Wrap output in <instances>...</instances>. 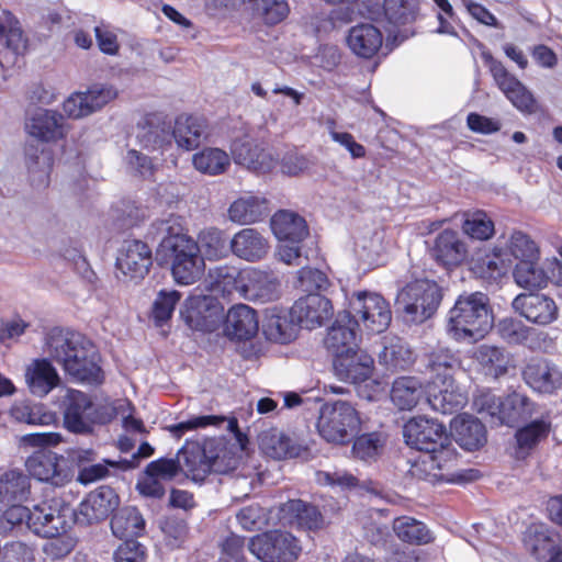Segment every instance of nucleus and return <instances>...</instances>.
Wrapping results in <instances>:
<instances>
[{
	"mask_svg": "<svg viewBox=\"0 0 562 562\" xmlns=\"http://www.w3.org/2000/svg\"><path fill=\"white\" fill-rule=\"evenodd\" d=\"M334 368L340 380L358 385L359 395L369 401L374 400L382 391L381 384L371 379L372 357L359 348L335 359Z\"/></svg>",
	"mask_w": 562,
	"mask_h": 562,
	"instance_id": "nucleus-9",
	"label": "nucleus"
},
{
	"mask_svg": "<svg viewBox=\"0 0 562 562\" xmlns=\"http://www.w3.org/2000/svg\"><path fill=\"white\" fill-rule=\"evenodd\" d=\"M436 458L434 452L424 451L423 454L412 464V474L420 480L428 481L430 483L442 482V473L438 471L435 464Z\"/></svg>",
	"mask_w": 562,
	"mask_h": 562,
	"instance_id": "nucleus-63",
	"label": "nucleus"
},
{
	"mask_svg": "<svg viewBox=\"0 0 562 562\" xmlns=\"http://www.w3.org/2000/svg\"><path fill=\"white\" fill-rule=\"evenodd\" d=\"M27 133L44 142L58 140L67 134L64 117L55 111L35 110L25 124Z\"/></svg>",
	"mask_w": 562,
	"mask_h": 562,
	"instance_id": "nucleus-32",
	"label": "nucleus"
},
{
	"mask_svg": "<svg viewBox=\"0 0 562 562\" xmlns=\"http://www.w3.org/2000/svg\"><path fill=\"white\" fill-rule=\"evenodd\" d=\"M119 505V496L113 488L100 486L90 492L75 510L74 522L92 525L105 519Z\"/></svg>",
	"mask_w": 562,
	"mask_h": 562,
	"instance_id": "nucleus-20",
	"label": "nucleus"
},
{
	"mask_svg": "<svg viewBox=\"0 0 562 562\" xmlns=\"http://www.w3.org/2000/svg\"><path fill=\"white\" fill-rule=\"evenodd\" d=\"M483 56L488 63L494 81L508 101L522 113H533L536 111V100L527 87L509 74L502 63L495 60L488 54H483Z\"/></svg>",
	"mask_w": 562,
	"mask_h": 562,
	"instance_id": "nucleus-15",
	"label": "nucleus"
},
{
	"mask_svg": "<svg viewBox=\"0 0 562 562\" xmlns=\"http://www.w3.org/2000/svg\"><path fill=\"white\" fill-rule=\"evenodd\" d=\"M232 254L247 262H258L270 250L268 237L256 228L246 227L235 233L229 243Z\"/></svg>",
	"mask_w": 562,
	"mask_h": 562,
	"instance_id": "nucleus-25",
	"label": "nucleus"
},
{
	"mask_svg": "<svg viewBox=\"0 0 562 562\" xmlns=\"http://www.w3.org/2000/svg\"><path fill=\"white\" fill-rule=\"evenodd\" d=\"M346 44L357 57L371 59L382 47L383 34L371 23H359L348 31Z\"/></svg>",
	"mask_w": 562,
	"mask_h": 562,
	"instance_id": "nucleus-31",
	"label": "nucleus"
},
{
	"mask_svg": "<svg viewBox=\"0 0 562 562\" xmlns=\"http://www.w3.org/2000/svg\"><path fill=\"white\" fill-rule=\"evenodd\" d=\"M424 394H426V387L418 378L400 376L392 384L391 400L398 409L411 411Z\"/></svg>",
	"mask_w": 562,
	"mask_h": 562,
	"instance_id": "nucleus-43",
	"label": "nucleus"
},
{
	"mask_svg": "<svg viewBox=\"0 0 562 562\" xmlns=\"http://www.w3.org/2000/svg\"><path fill=\"white\" fill-rule=\"evenodd\" d=\"M315 481L318 485L329 486L340 492L351 491L359 485V480L345 470L317 471Z\"/></svg>",
	"mask_w": 562,
	"mask_h": 562,
	"instance_id": "nucleus-57",
	"label": "nucleus"
},
{
	"mask_svg": "<svg viewBox=\"0 0 562 562\" xmlns=\"http://www.w3.org/2000/svg\"><path fill=\"white\" fill-rule=\"evenodd\" d=\"M180 315L190 328L213 331L224 318V307L214 296L194 293L184 301Z\"/></svg>",
	"mask_w": 562,
	"mask_h": 562,
	"instance_id": "nucleus-12",
	"label": "nucleus"
},
{
	"mask_svg": "<svg viewBox=\"0 0 562 562\" xmlns=\"http://www.w3.org/2000/svg\"><path fill=\"white\" fill-rule=\"evenodd\" d=\"M496 244L503 249L504 256L509 259L510 266L513 260L521 263L525 260L539 259L538 246L522 232H513L508 237L502 236Z\"/></svg>",
	"mask_w": 562,
	"mask_h": 562,
	"instance_id": "nucleus-42",
	"label": "nucleus"
},
{
	"mask_svg": "<svg viewBox=\"0 0 562 562\" xmlns=\"http://www.w3.org/2000/svg\"><path fill=\"white\" fill-rule=\"evenodd\" d=\"M383 439L380 434L371 432L359 436L352 446V453L361 460H372L381 452Z\"/></svg>",
	"mask_w": 562,
	"mask_h": 562,
	"instance_id": "nucleus-61",
	"label": "nucleus"
},
{
	"mask_svg": "<svg viewBox=\"0 0 562 562\" xmlns=\"http://www.w3.org/2000/svg\"><path fill=\"white\" fill-rule=\"evenodd\" d=\"M345 312L371 334L386 330L392 319L389 302L381 294L370 291H355L348 295Z\"/></svg>",
	"mask_w": 562,
	"mask_h": 562,
	"instance_id": "nucleus-8",
	"label": "nucleus"
},
{
	"mask_svg": "<svg viewBox=\"0 0 562 562\" xmlns=\"http://www.w3.org/2000/svg\"><path fill=\"white\" fill-rule=\"evenodd\" d=\"M193 167L201 173L217 176L231 166L229 155L217 147H205L192 156Z\"/></svg>",
	"mask_w": 562,
	"mask_h": 562,
	"instance_id": "nucleus-50",
	"label": "nucleus"
},
{
	"mask_svg": "<svg viewBox=\"0 0 562 562\" xmlns=\"http://www.w3.org/2000/svg\"><path fill=\"white\" fill-rule=\"evenodd\" d=\"M130 401L116 400L95 406L90 397L78 390H67L65 396L64 424L76 434H87L94 424H105L117 414L128 409Z\"/></svg>",
	"mask_w": 562,
	"mask_h": 562,
	"instance_id": "nucleus-4",
	"label": "nucleus"
},
{
	"mask_svg": "<svg viewBox=\"0 0 562 562\" xmlns=\"http://www.w3.org/2000/svg\"><path fill=\"white\" fill-rule=\"evenodd\" d=\"M359 329L358 321L350 317V314L344 311L337 315L325 338V346L335 359L358 348Z\"/></svg>",
	"mask_w": 562,
	"mask_h": 562,
	"instance_id": "nucleus-22",
	"label": "nucleus"
},
{
	"mask_svg": "<svg viewBox=\"0 0 562 562\" xmlns=\"http://www.w3.org/2000/svg\"><path fill=\"white\" fill-rule=\"evenodd\" d=\"M151 266V250L140 240H126L116 257V278L123 282L143 280Z\"/></svg>",
	"mask_w": 562,
	"mask_h": 562,
	"instance_id": "nucleus-14",
	"label": "nucleus"
},
{
	"mask_svg": "<svg viewBox=\"0 0 562 562\" xmlns=\"http://www.w3.org/2000/svg\"><path fill=\"white\" fill-rule=\"evenodd\" d=\"M158 252H164L171 261L173 280L181 285H190L201 279L205 271L204 257L198 243L186 234L165 237Z\"/></svg>",
	"mask_w": 562,
	"mask_h": 562,
	"instance_id": "nucleus-5",
	"label": "nucleus"
},
{
	"mask_svg": "<svg viewBox=\"0 0 562 562\" xmlns=\"http://www.w3.org/2000/svg\"><path fill=\"white\" fill-rule=\"evenodd\" d=\"M239 291L249 301L267 303L279 297L280 282L269 272L247 268L240 274Z\"/></svg>",
	"mask_w": 562,
	"mask_h": 562,
	"instance_id": "nucleus-23",
	"label": "nucleus"
},
{
	"mask_svg": "<svg viewBox=\"0 0 562 562\" xmlns=\"http://www.w3.org/2000/svg\"><path fill=\"white\" fill-rule=\"evenodd\" d=\"M393 531L401 541L409 544H428L435 539L432 531L423 521L409 516L395 518Z\"/></svg>",
	"mask_w": 562,
	"mask_h": 562,
	"instance_id": "nucleus-46",
	"label": "nucleus"
},
{
	"mask_svg": "<svg viewBox=\"0 0 562 562\" xmlns=\"http://www.w3.org/2000/svg\"><path fill=\"white\" fill-rule=\"evenodd\" d=\"M379 360L387 367L404 369L413 362V353L400 339H396L390 346L383 347L379 353Z\"/></svg>",
	"mask_w": 562,
	"mask_h": 562,
	"instance_id": "nucleus-58",
	"label": "nucleus"
},
{
	"mask_svg": "<svg viewBox=\"0 0 562 562\" xmlns=\"http://www.w3.org/2000/svg\"><path fill=\"white\" fill-rule=\"evenodd\" d=\"M431 255L442 266L457 267L467 259L468 248L457 232L446 229L437 236Z\"/></svg>",
	"mask_w": 562,
	"mask_h": 562,
	"instance_id": "nucleus-35",
	"label": "nucleus"
},
{
	"mask_svg": "<svg viewBox=\"0 0 562 562\" xmlns=\"http://www.w3.org/2000/svg\"><path fill=\"white\" fill-rule=\"evenodd\" d=\"M427 401L430 407L441 414H453L468 403V393L449 375L430 380L426 385Z\"/></svg>",
	"mask_w": 562,
	"mask_h": 562,
	"instance_id": "nucleus-17",
	"label": "nucleus"
},
{
	"mask_svg": "<svg viewBox=\"0 0 562 562\" xmlns=\"http://www.w3.org/2000/svg\"><path fill=\"white\" fill-rule=\"evenodd\" d=\"M526 383L536 392L552 394L562 386V372L547 359H532L524 370Z\"/></svg>",
	"mask_w": 562,
	"mask_h": 562,
	"instance_id": "nucleus-29",
	"label": "nucleus"
},
{
	"mask_svg": "<svg viewBox=\"0 0 562 562\" xmlns=\"http://www.w3.org/2000/svg\"><path fill=\"white\" fill-rule=\"evenodd\" d=\"M550 429V417L543 413L526 426L519 428L515 435L516 445L513 457L519 461L525 460L536 446L549 435Z\"/></svg>",
	"mask_w": 562,
	"mask_h": 562,
	"instance_id": "nucleus-33",
	"label": "nucleus"
},
{
	"mask_svg": "<svg viewBox=\"0 0 562 562\" xmlns=\"http://www.w3.org/2000/svg\"><path fill=\"white\" fill-rule=\"evenodd\" d=\"M493 326L488 299L484 293L460 295L447 315L446 331L457 341H475Z\"/></svg>",
	"mask_w": 562,
	"mask_h": 562,
	"instance_id": "nucleus-3",
	"label": "nucleus"
},
{
	"mask_svg": "<svg viewBox=\"0 0 562 562\" xmlns=\"http://www.w3.org/2000/svg\"><path fill=\"white\" fill-rule=\"evenodd\" d=\"M270 224L273 235L280 243H302L308 236L305 218L289 210L274 213Z\"/></svg>",
	"mask_w": 562,
	"mask_h": 562,
	"instance_id": "nucleus-34",
	"label": "nucleus"
},
{
	"mask_svg": "<svg viewBox=\"0 0 562 562\" xmlns=\"http://www.w3.org/2000/svg\"><path fill=\"white\" fill-rule=\"evenodd\" d=\"M361 418L356 407L342 400L325 402L318 411L316 429L327 442L345 445L360 430Z\"/></svg>",
	"mask_w": 562,
	"mask_h": 562,
	"instance_id": "nucleus-6",
	"label": "nucleus"
},
{
	"mask_svg": "<svg viewBox=\"0 0 562 562\" xmlns=\"http://www.w3.org/2000/svg\"><path fill=\"white\" fill-rule=\"evenodd\" d=\"M462 229L468 236L477 240H487L495 232L494 222L483 211L468 213Z\"/></svg>",
	"mask_w": 562,
	"mask_h": 562,
	"instance_id": "nucleus-56",
	"label": "nucleus"
},
{
	"mask_svg": "<svg viewBox=\"0 0 562 562\" xmlns=\"http://www.w3.org/2000/svg\"><path fill=\"white\" fill-rule=\"evenodd\" d=\"M537 405L521 393L514 392L503 398L499 423L514 426L539 416Z\"/></svg>",
	"mask_w": 562,
	"mask_h": 562,
	"instance_id": "nucleus-44",
	"label": "nucleus"
},
{
	"mask_svg": "<svg viewBox=\"0 0 562 562\" xmlns=\"http://www.w3.org/2000/svg\"><path fill=\"white\" fill-rule=\"evenodd\" d=\"M111 531L117 539H133L143 536L145 519L134 506L120 508L111 518Z\"/></svg>",
	"mask_w": 562,
	"mask_h": 562,
	"instance_id": "nucleus-41",
	"label": "nucleus"
},
{
	"mask_svg": "<svg viewBox=\"0 0 562 562\" xmlns=\"http://www.w3.org/2000/svg\"><path fill=\"white\" fill-rule=\"evenodd\" d=\"M270 213L269 201L261 194L245 192L228 206V220L238 225L261 222Z\"/></svg>",
	"mask_w": 562,
	"mask_h": 562,
	"instance_id": "nucleus-26",
	"label": "nucleus"
},
{
	"mask_svg": "<svg viewBox=\"0 0 562 562\" xmlns=\"http://www.w3.org/2000/svg\"><path fill=\"white\" fill-rule=\"evenodd\" d=\"M441 299V289L435 281L418 279L401 289L396 306L407 322L423 323L436 313Z\"/></svg>",
	"mask_w": 562,
	"mask_h": 562,
	"instance_id": "nucleus-7",
	"label": "nucleus"
},
{
	"mask_svg": "<svg viewBox=\"0 0 562 562\" xmlns=\"http://www.w3.org/2000/svg\"><path fill=\"white\" fill-rule=\"evenodd\" d=\"M249 551L261 562H293L301 553L295 537L284 531H269L252 537Z\"/></svg>",
	"mask_w": 562,
	"mask_h": 562,
	"instance_id": "nucleus-11",
	"label": "nucleus"
},
{
	"mask_svg": "<svg viewBox=\"0 0 562 562\" xmlns=\"http://www.w3.org/2000/svg\"><path fill=\"white\" fill-rule=\"evenodd\" d=\"M224 417L216 415L192 416L184 422L169 425L167 430L172 435V437L179 440L188 431H193L210 426H218L224 423Z\"/></svg>",
	"mask_w": 562,
	"mask_h": 562,
	"instance_id": "nucleus-59",
	"label": "nucleus"
},
{
	"mask_svg": "<svg viewBox=\"0 0 562 562\" xmlns=\"http://www.w3.org/2000/svg\"><path fill=\"white\" fill-rule=\"evenodd\" d=\"M260 449L273 459L295 458L301 453V446L278 429L265 431L259 437Z\"/></svg>",
	"mask_w": 562,
	"mask_h": 562,
	"instance_id": "nucleus-45",
	"label": "nucleus"
},
{
	"mask_svg": "<svg viewBox=\"0 0 562 562\" xmlns=\"http://www.w3.org/2000/svg\"><path fill=\"white\" fill-rule=\"evenodd\" d=\"M173 137L177 145L186 150L198 148L207 137L204 120L180 115L175 124Z\"/></svg>",
	"mask_w": 562,
	"mask_h": 562,
	"instance_id": "nucleus-38",
	"label": "nucleus"
},
{
	"mask_svg": "<svg viewBox=\"0 0 562 562\" xmlns=\"http://www.w3.org/2000/svg\"><path fill=\"white\" fill-rule=\"evenodd\" d=\"M196 243L200 247V254L202 252L207 260H220L228 255L224 234L218 228L210 227L203 229L199 234Z\"/></svg>",
	"mask_w": 562,
	"mask_h": 562,
	"instance_id": "nucleus-54",
	"label": "nucleus"
},
{
	"mask_svg": "<svg viewBox=\"0 0 562 562\" xmlns=\"http://www.w3.org/2000/svg\"><path fill=\"white\" fill-rule=\"evenodd\" d=\"M356 255L361 268L366 271L383 263L382 246L380 237L363 240L356 247Z\"/></svg>",
	"mask_w": 562,
	"mask_h": 562,
	"instance_id": "nucleus-60",
	"label": "nucleus"
},
{
	"mask_svg": "<svg viewBox=\"0 0 562 562\" xmlns=\"http://www.w3.org/2000/svg\"><path fill=\"white\" fill-rule=\"evenodd\" d=\"M25 467L36 480L61 487L68 484L74 473L65 458L49 450H38L31 454Z\"/></svg>",
	"mask_w": 562,
	"mask_h": 562,
	"instance_id": "nucleus-13",
	"label": "nucleus"
},
{
	"mask_svg": "<svg viewBox=\"0 0 562 562\" xmlns=\"http://www.w3.org/2000/svg\"><path fill=\"white\" fill-rule=\"evenodd\" d=\"M525 548L541 562H562L560 536L541 522H535L524 532Z\"/></svg>",
	"mask_w": 562,
	"mask_h": 562,
	"instance_id": "nucleus-18",
	"label": "nucleus"
},
{
	"mask_svg": "<svg viewBox=\"0 0 562 562\" xmlns=\"http://www.w3.org/2000/svg\"><path fill=\"white\" fill-rule=\"evenodd\" d=\"M291 310L297 325L307 329L322 326L333 315L331 302L317 293L300 297Z\"/></svg>",
	"mask_w": 562,
	"mask_h": 562,
	"instance_id": "nucleus-24",
	"label": "nucleus"
},
{
	"mask_svg": "<svg viewBox=\"0 0 562 562\" xmlns=\"http://www.w3.org/2000/svg\"><path fill=\"white\" fill-rule=\"evenodd\" d=\"M405 442L419 451H431L449 440L446 427L432 418H411L403 429Z\"/></svg>",
	"mask_w": 562,
	"mask_h": 562,
	"instance_id": "nucleus-16",
	"label": "nucleus"
},
{
	"mask_svg": "<svg viewBox=\"0 0 562 562\" xmlns=\"http://www.w3.org/2000/svg\"><path fill=\"white\" fill-rule=\"evenodd\" d=\"M30 490V479L21 471L10 470L0 476V502L3 504L26 501Z\"/></svg>",
	"mask_w": 562,
	"mask_h": 562,
	"instance_id": "nucleus-47",
	"label": "nucleus"
},
{
	"mask_svg": "<svg viewBox=\"0 0 562 562\" xmlns=\"http://www.w3.org/2000/svg\"><path fill=\"white\" fill-rule=\"evenodd\" d=\"M415 11V0H384L385 16L391 23L404 24L413 19Z\"/></svg>",
	"mask_w": 562,
	"mask_h": 562,
	"instance_id": "nucleus-64",
	"label": "nucleus"
},
{
	"mask_svg": "<svg viewBox=\"0 0 562 562\" xmlns=\"http://www.w3.org/2000/svg\"><path fill=\"white\" fill-rule=\"evenodd\" d=\"M513 277L518 286L527 290L543 289L548 285L550 279L547 268L539 265V259H529L516 263Z\"/></svg>",
	"mask_w": 562,
	"mask_h": 562,
	"instance_id": "nucleus-48",
	"label": "nucleus"
},
{
	"mask_svg": "<svg viewBox=\"0 0 562 562\" xmlns=\"http://www.w3.org/2000/svg\"><path fill=\"white\" fill-rule=\"evenodd\" d=\"M234 449L224 437L203 442L188 440L178 452L181 471L195 482H202L212 471L225 473L235 467Z\"/></svg>",
	"mask_w": 562,
	"mask_h": 562,
	"instance_id": "nucleus-2",
	"label": "nucleus"
},
{
	"mask_svg": "<svg viewBox=\"0 0 562 562\" xmlns=\"http://www.w3.org/2000/svg\"><path fill=\"white\" fill-rule=\"evenodd\" d=\"M26 49V40L18 19L9 11L0 13V65L12 64Z\"/></svg>",
	"mask_w": 562,
	"mask_h": 562,
	"instance_id": "nucleus-28",
	"label": "nucleus"
},
{
	"mask_svg": "<svg viewBox=\"0 0 562 562\" xmlns=\"http://www.w3.org/2000/svg\"><path fill=\"white\" fill-rule=\"evenodd\" d=\"M477 362L485 373L497 378L507 371L509 364L508 355L501 348L490 345L480 346L474 353Z\"/></svg>",
	"mask_w": 562,
	"mask_h": 562,
	"instance_id": "nucleus-52",
	"label": "nucleus"
},
{
	"mask_svg": "<svg viewBox=\"0 0 562 562\" xmlns=\"http://www.w3.org/2000/svg\"><path fill=\"white\" fill-rule=\"evenodd\" d=\"M428 366L431 372L430 380H439L443 375L453 379L454 372L460 368V360L453 351L440 348L430 355Z\"/></svg>",
	"mask_w": 562,
	"mask_h": 562,
	"instance_id": "nucleus-55",
	"label": "nucleus"
},
{
	"mask_svg": "<svg viewBox=\"0 0 562 562\" xmlns=\"http://www.w3.org/2000/svg\"><path fill=\"white\" fill-rule=\"evenodd\" d=\"M244 5L254 16L262 19L267 24H277L289 13V5L284 0H244Z\"/></svg>",
	"mask_w": 562,
	"mask_h": 562,
	"instance_id": "nucleus-51",
	"label": "nucleus"
},
{
	"mask_svg": "<svg viewBox=\"0 0 562 562\" xmlns=\"http://www.w3.org/2000/svg\"><path fill=\"white\" fill-rule=\"evenodd\" d=\"M516 313L528 322L547 326L559 317V307L554 299L543 293H521L512 303Z\"/></svg>",
	"mask_w": 562,
	"mask_h": 562,
	"instance_id": "nucleus-19",
	"label": "nucleus"
},
{
	"mask_svg": "<svg viewBox=\"0 0 562 562\" xmlns=\"http://www.w3.org/2000/svg\"><path fill=\"white\" fill-rule=\"evenodd\" d=\"M265 337L273 342L289 344L295 339L297 323L292 316V310L280 306L268 307L262 321Z\"/></svg>",
	"mask_w": 562,
	"mask_h": 562,
	"instance_id": "nucleus-27",
	"label": "nucleus"
},
{
	"mask_svg": "<svg viewBox=\"0 0 562 562\" xmlns=\"http://www.w3.org/2000/svg\"><path fill=\"white\" fill-rule=\"evenodd\" d=\"M9 414L14 420L29 425H52L56 422V415L44 406H31L24 402L14 403Z\"/></svg>",
	"mask_w": 562,
	"mask_h": 562,
	"instance_id": "nucleus-53",
	"label": "nucleus"
},
{
	"mask_svg": "<svg viewBox=\"0 0 562 562\" xmlns=\"http://www.w3.org/2000/svg\"><path fill=\"white\" fill-rule=\"evenodd\" d=\"M502 250L501 246L495 244L491 254L475 260L472 266L474 273L488 281H496L504 277L512 266Z\"/></svg>",
	"mask_w": 562,
	"mask_h": 562,
	"instance_id": "nucleus-49",
	"label": "nucleus"
},
{
	"mask_svg": "<svg viewBox=\"0 0 562 562\" xmlns=\"http://www.w3.org/2000/svg\"><path fill=\"white\" fill-rule=\"evenodd\" d=\"M231 153L237 165L255 172L266 173L277 166L273 154L270 150L259 148L256 140L248 134L232 142Z\"/></svg>",
	"mask_w": 562,
	"mask_h": 562,
	"instance_id": "nucleus-21",
	"label": "nucleus"
},
{
	"mask_svg": "<svg viewBox=\"0 0 562 562\" xmlns=\"http://www.w3.org/2000/svg\"><path fill=\"white\" fill-rule=\"evenodd\" d=\"M180 299L181 294L176 290L160 291L153 305V317L156 323L161 324L170 319Z\"/></svg>",
	"mask_w": 562,
	"mask_h": 562,
	"instance_id": "nucleus-62",
	"label": "nucleus"
},
{
	"mask_svg": "<svg viewBox=\"0 0 562 562\" xmlns=\"http://www.w3.org/2000/svg\"><path fill=\"white\" fill-rule=\"evenodd\" d=\"M276 516L283 526L290 525L317 530L325 525L324 517L317 507L307 505L300 499H292L282 504Z\"/></svg>",
	"mask_w": 562,
	"mask_h": 562,
	"instance_id": "nucleus-30",
	"label": "nucleus"
},
{
	"mask_svg": "<svg viewBox=\"0 0 562 562\" xmlns=\"http://www.w3.org/2000/svg\"><path fill=\"white\" fill-rule=\"evenodd\" d=\"M25 381L33 395L44 397L59 384L60 378L49 360L37 359L26 368Z\"/></svg>",
	"mask_w": 562,
	"mask_h": 562,
	"instance_id": "nucleus-37",
	"label": "nucleus"
},
{
	"mask_svg": "<svg viewBox=\"0 0 562 562\" xmlns=\"http://www.w3.org/2000/svg\"><path fill=\"white\" fill-rule=\"evenodd\" d=\"M226 331L239 340L254 337L258 331L256 312L245 304L233 306L226 316Z\"/></svg>",
	"mask_w": 562,
	"mask_h": 562,
	"instance_id": "nucleus-39",
	"label": "nucleus"
},
{
	"mask_svg": "<svg viewBox=\"0 0 562 562\" xmlns=\"http://www.w3.org/2000/svg\"><path fill=\"white\" fill-rule=\"evenodd\" d=\"M450 427L456 441L465 450H476L486 442L485 426L471 415L454 417Z\"/></svg>",
	"mask_w": 562,
	"mask_h": 562,
	"instance_id": "nucleus-36",
	"label": "nucleus"
},
{
	"mask_svg": "<svg viewBox=\"0 0 562 562\" xmlns=\"http://www.w3.org/2000/svg\"><path fill=\"white\" fill-rule=\"evenodd\" d=\"M74 515L75 510L63 499L52 498L32 508L26 527L37 536L53 538L70 528Z\"/></svg>",
	"mask_w": 562,
	"mask_h": 562,
	"instance_id": "nucleus-10",
	"label": "nucleus"
},
{
	"mask_svg": "<svg viewBox=\"0 0 562 562\" xmlns=\"http://www.w3.org/2000/svg\"><path fill=\"white\" fill-rule=\"evenodd\" d=\"M431 452H434L436 458L435 464L437 465L438 471L442 473V482H468L479 477L477 470L471 469L459 473L453 471L457 461V452L450 440L438 446L431 450Z\"/></svg>",
	"mask_w": 562,
	"mask_h": 562,
	"instance_id": "nucleus-40",
	"label": "nucleus"
},
{
	"mask_svg": "<svg viewBox=\"0 0 562 562\" xmlns=\"http://www.w3.org/2000/svg\"><path fill=\"white\" fill-rule=\"evenodd\" d=\"M44 351L76 381L100 384L104 376L94 345L80 333L59 327L45 336Z\"/></svg>",
	"mask_w": 562,
	"mask_h": 562,
	"instance_id": "nucleus-1",
	"label": "nucleus"
}]
</instances>
